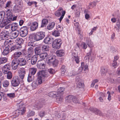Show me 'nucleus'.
I'll return each instance as SVG.
<instances>
[{"label": "nucleus", "mask_w": 120, "mask_h": 120, "mask_svg": "<svg viewBox=\"0 0 120 120\" xmlns=\"http://www.w3.org/2000/svg\"><path fill=\"white\" fill-rule=\"evenodd\" d=\"M34 112L33 111L30 110L28 112L27 116L28 117L33 116L34 114Z\"/></svg>", "instance_id": "nucleus-49"}, {"label": "nucleus", "mask_w": 120, "mask_h": 120, "mask_svg": "<svg viewBox=\"0 0 120 120\" xmlns=\"http://www.w3.org/2000/svg\"><path fill=\"white\" fill-rule=\"evenodd\" d=\"M37 66L39 69H43L45 68L46 67V64L42 61H39L37 62Z\"/></svg>", "instance_id": "nucleus-11"}, {"label": "nucleus", "mask_w": 120, "mask_h": 120, "mask_svg": "<svg viewBox=\"0 0 120 120\" xmlns=\"http://www.w3.org/2000/svg\"><path fill=\"white\" fill-rule=\"evenodd\" d=\"M48 71L49 73L51 74H53L55 73L54 70L52 68H50L48 69Z\"/></svg>", "instance_id": "nucleus-58"}, {"label": "nucleus", "mask_w": 120, "mask_h": 120, "mask_svg": "<svg viewBox=\"0 0 120 120\" xmlns=\"http://www.w3.org/2000/svg\"><path fill=\"white\" fill-rule=\"evenodd\" d=\"M64 90V87L59 88L57 90V98H56L57 101L58 103H60L62 101L63 96L62 95L63 94V91Z\"/></svg>", "instance_id": "nucleus-2"}, {"label": "nucleus", "mask_w": 120, "mask_h": 120, "mask_svg": "<svg viewBox=\"0 0 120 120\" xmlns=\"http://www.w3.org/2000/svg\"><path fill=\"white\" fill-rule=\"evenodd\" d=\"M28 46L31 47H34L35 46V45L34 44L33 42L32 41H30L28 42Z\"/></svg>", "instance_id": "nucleus-54"}, {"label": "nucleus", "mask_w": 120, "mask_h": 120, "mask_svg": "<svg viewBox=\"0 0 120 120\" xmlns=\"http://www.w3.org/2000/svg\"><path fill=\"white\" fill-rule=\"evenodd\" d=\"M73 60L75 61L77 64H78L79 62V57L77 55L74 56L73 57Z\"/></svg>", "instance_id": "nucleus-43"}, {"label": "nucleus", "mask_w": 120, "mask_h": 120, "mask_svg": "<svg viewBox=\"0 0 120 120\" xmlns=\"http://www.w3.org/2000/svg\"><path fill=\"white\" fill-rule=\"evenodd\" d=\"M101 75L104 76L106 75V74L108 71V70L106 68L102 67L101 70Z\"/></svg>", "instance_id": "nucleus-24"}, {"label": "nucleus", "mask_w": 120, "mask_h": 120, "mask_svg": "<svg viewBox=\"0 0 120 120\" xmlns=\"http://www.w3.org/2000/svg\"><path fill=\"white\" fill-rule=\"evenodd\" d=\"M52 35L55 37L59 36L60 35V33L58 31H55L52 33Z\"/></svg>", "instance_id": "nucleus-48"}, {"label": "nucleus", "mask_w": 120, "mask_h": 120, "mask_svg": "<svg viewBox=\"0 0 120 120\" xmlns=\"http://www.w3.org/2000/svg\"><path fill=\"white\" fill-rule=\"evenodd\" d=\"M22 47L21 45H17L12 46L11 48V51L14 50H16L17 49H19Z\"/></svg>", "instance_id": "nucleus-30"}, {"label": "nucleus", "mask_w": 120, "mask_h": 120, "mask_svg": "<svg viewBox=\"0 0 120 120\" xmlns=\"http://www.w3.org/2000/svg\"><path fill=\"white\" fill-rule=\"evenodd\" d=\"M48 21L46 19H44L42 21L41 25V27H43L45 26L47 24Z\"/></svg>", "instance_id": "nucleus-29"}, {"label": "nucleus", "mask_w": 120, "mask_h": 120, "mask_svg": "<svg viewBox=\"0 0 120 120\" xmlns=\"http://www.w3.org/2000/svg\"><path fill=\"white\" fill-rule=\"evenodd\" d=\"M12 4V2L11 1H9L7 2L6 4V6L5 7V8L7 9H10L11 8V4Z\"/></svg>", "instance_id": "nucleus-46"}, {"label": "nucleus", "mask_w": 120, "mask_h": 120, "mask_svg": "<svg viewBox=\"0 0 120 120\" xmlns=\"http://www.w3.org/2000/svg\"><path fill=\"white\" fill-rule=\"evenodd\" d=\"M58 63V60L55 59V61H52V62H51V64L53 65V66L54 67H55L57 65Z\"/></svg>", "instance_id": "nucleus-51"}, {"label": "nucleus", "mask_w": 120, "mask_h": 120, "mask_svg": "<svg viewBox=\"0 0 120 120\" xmlns=\"http://www.w3.org/2000/svg\"><path fill=\"white\" fill-rule=\"evenodd\" d=\"M52 39L49 37H46L44 40V42L45 44H51L52 42Z\"/></svg>", "instance_id": "nucleus-32"}, {"label": "nucleus", "mask_w": 120, "mask_h": 120, "mask_svg": "<svg viewBox=\"0 0 120 120\" xmlns=\"http://www.w3.org/2000/svg\"><path fill=\"white\" fill-rule=\"evenodd\" d=\"M40 57L43 59H45L48 57V54L46 52L41 53L39 55Z\"/></svg>", "instance_id": "nucleus-40"}, {"label": "nucleus", "mask_w": 120, "mask_h": 120, "mask_svg": "<svg viewBox=\"0 0 120 120\" xmlns=\"http://www.w3.org/2000/svg\"><path fill=\"white\" fill-rule=\"evenodd\" d=\"M34 52V49L32 47L29 48L27 50L28 55L32 56Z\"/></svg>", "instance_id": "nucleus-35"}, {"label": "nucleus", "mask_w": 120, "mask_h": 120, "mask_svg": "<svg viewBox=\"0 0 120 120\" xmlns=\"http://www.w3.org/2000/svg\"><path fill=\"white\" fill-rule=\"evenodd\" d=\"M46 113L45 111H42L40 112L39 115L41 117H43L45 115Z\"/></svg>", "instance_id": "nucleus-56"}, {"label": "nucleus", "mask_w": 120, "mask_h": 120, "mask_svg": "<svg viewBox=\"0 0 120 120\" xmlns=\"http://www.w3.org/2000/svg\"><path fill=\"white\" fill-rule=\"evenodd\" d=\"M9 81L7 80H4L2 82L3 86L4 87H8L9 86Z\"/></svg>", "instance_id": "nucleus-33"}, {"label": "nucleus", "mask_w": 120, "mask_h": 120, "mask_svg": "<svg viewBox=\"0 0 120 120\" xmlns=\"http://www.w3.org/2000/svg\"><path fill=\"white\" fill-rule=\"evenodd\" d=\"M37 71V69L34 68H31L30 69V74L32 75H34Z\"/></svg>", "instance_id": "nucleus-45"}, {"label": "nucleus", "mask_w": 120, "mask_h": 120, "mask_svg": "<svg viewBox=\"0 0 120 120\" xmlns=\"http://www.w3.org/2000/svg\"><path fill=\"white\" fill-rule=\"evenodd\" d=\"M20 6L15 5L13 7V10L15 13H18L20 11Z\"/></svg>", "instance_id": "nucleus-39"}, {"label": "nucleus", "mask_w": 120, "mask_h": 120, "mask_svg": "<svg viewBox=\"0 0 120 120\" xmlns=\"http://www.w3.org/2000/svg\"><path fill=\"white\" fill-rule=\"evenodd\" d=\"M57 55L58 56H63L65 54V52L63 50H58L56 52Z\"/></svg>", "instance_id": "nucleus-20"}, {"label": "nucleus", "mask_w": 120, "mask_h": 120, "mask_svg": "<svg viewBox=\"0 0 120 120\" xmlns=\"http://www.w3.org/2000/svg\"><path fill=\"white\" fill-rule=\"evenodd\" d=\"M82 81V80L80 79L76 80L77 86L79 88H82L84 86V84L81 82Z\"/></svg>", "instance_id": "nucleus-23"}, {"label": "nucleus", "mask_w": 120, "mask_h": 120, "mask_svg": "<svg viewBox=\"0 0 120 120\" xmlns=\"http://www.w3.org/2000/svg\"><path fill=\"white\" fill-rule=\"evenodd\" d=\"M16 5L20 6L22 3L21 0H15V1Z\"/></svg>", "instance_id": "nucleus-52"}, {"label": "nucleus", "mask_w": 120, "mask_h": 120, "mask_svg": "<svg viewBox=\"0 0 120 120\" xmlns=\"http://www.w3.org/2000/svg\"><path fill=\"white\" fill-rule=\"evenodd\" d=\"M10 22L9 20L5 19L3 22H1L0 24V27L1 28H3L8 24Z\"/></svg>", "instance_id": "nucleus-19"}, {"label": "nucleus", "mask_w": 120, "mask_h": 120, "mask_svg": "<svg viewBox=\"0 0 120 120\" xmlns=\"http://www.w3.org/2000/svg\"><path fill=\"white\" fill-rule=\"evenodd\" d=\"M11 65L10 64H5L3 68V72L4 74H7L11 69Z\"/></svg>", "instance_id": "nucleus-10"}, {"label": "nucleus", "mask_w": 120, "mask_h": 120, "mask_svg": "<svg viewBox=\"0 0 120 120\" xmlns=\"http://www.w3.org/2000/svg\"><path fill=\"white\" fill-rule=\"evenodd\" d=\"M86 43L89 47L90 48H92L94 46L93 43L89 38H86Z\"/></svg>", "instance_id": "nucleus-22"}, {"label": "nucleus", "mask_w": 120, "mask_h": 120, "mask_svg": "<svg viewBox=\"0 0 120 120\" xmlns=\"http://www.w3.org/2000/svg\"><path fill=\"white\" fill-rule=\"evenodd\" d=\"M9 51V48L8 47H6L2 52L3 55L4 56H7L8 54Z\"/></svg>", "instance_id": "nucleus-28"}, {"label": "nucleus", "mask_w": 120, "mask_h": 120, "mask_svg": "<svg viewBox=\"0 0 120 120\" xmlns=\"http://www.w3.org/2000/svg\"><path fill=\"white\" fill-rule=\"evenodd\" d=\"M20 66H23L26 65L27 62L25 59L23 58H19L16 59Z\"/></svg>", "instance_id": "nucleus-14"}, {"label": "nucleus", "mask_w": 120, "mask_h": 120, "mask_svg": "<svg viewBox=\"0 0 120 120\" xmlns=\"http://www.w3.org/2000/svg\"><path fill=\"white\" fill-rule=\"evenodd\" d=\"M77 100V99L75 96L72 95H69L65 98L66 101L69 103L72 101L74 103L78 102V101H75V100Z\"/></svg>", "instance_id": "nucleus-9"}, {"label": "nucleus", "mask_w": 120, "mask_h": 120, "mask_svg": "<svg viewBox=\"0 0 120 120\" xmlns=\"http://www.w3.org/2000/svg\"><path fill=\"white\" fill-rule=\"evenodd\" d=\"M20 83V82L18 77L15 76L13 78L11 82V83L12 86L14 87H16L18 86Z\"/></svg>", "instance_id": "nucleus-8"}, {"label": "nucleus", "mask_w": 120, "mask_h": 120, "mask_svg": "<svg viewBox=\"0 0 120 120\" xmlns=\"http://www.w3.org/2000/svg\"><path fill=\"white\" fill-rule=\"evenodd\" d=\"M37 60V58L35 56H34L32 58L31 61H30L31 64L32 65L35 64Z\"/></svg>", "instance_id": "nucleus-36"}, {"label": "nucleus", "mask_w": 120, "mask_h": 120, "mask_svg": "<svg viewBox=\"0 0 120 120\" xmlns=\"http://www.w3.org/2000/svg\"><path fill=\"white\" fill-rule=\"evenodd\" d=\"M96 2H92L90 3L88 6V9H90L93 8L96 6Z\"/></svg>", "instance_id": "nucleus-42"}, {"label": "nucleus", "mask_w": 120, "mask_h": 120, "mask_svg": "<svg viewBox=\"0 0 120 120\" xmlns=\"http://www.w3.org/2000/svg\"><path fill=\"white\" fill-rule=\"evenodd\" d=\"M56 29L59 32H61L63 29V27L59 25H58L57 26Z\"/></svg>", "instance_id": "nucleus-53"}, {"label": "nucleus", "mask_w": 120, "mask_h": 120, "mask_svg": "<svg viewBox=\"0 0 120 120\" xmlns=\"http://www.w3.org/2000/svg\"><path fill=\"white\" fill-rule=\"evenodd\" d=\"M15 41L19 44V45H20V44H23L24 42L22 38H17Z\"/></svg>", "instance_id": "nucleus-37"}, {"label": "nucleus", "mask_w": 120, "mask_h": 120, "mask_svg": "<svg viewBox=\"0 0 120 120\" xmlns=\"http://www.w3.org/2000/svg\"><path fill=\"white\" fill-rule=\"evenodd\" d=\"M82 68L83 69H84V71H85L88 69V66L87 64H85L83 62H82L81 63V66L80 67Z\"/></svg>", "instance_id": "nucleus-44"}, {"label": "nucleus", "mask_w": 120, "mask_h": 120, "mask_svg": "<svg viewBox=\"0 0 120 120\" xmlns=\"http://www.w3.org/2000/svg\"><path fill=\"white\" fill-rule=\"evenodd\" d=\"M82 45L83 48L84 49H85L87 48V45L85 43L83 42L82 43Z\"/></svg>", "instance_id": "nucleus-64"}, {"label": "nucleus", "mask_w": 120, "mask_h": 120, "mask_svg": "<svg viewBox=\"0 0 120 120\" xmlns=\"http://www.w3.org/2000/svg\"><path fill=\"white\" fill-rule=\"evenodd\" d=\"M26 73V70L24 68H20L19 74L20 78L21 79H23Z\"/></svg>", "instance_id": "nucleus-13"}, {"label": "nucleus", "mask_w": 120, "mask_h": 120, "mask_svg": "<svg viewBox=\"0 0 120 120\" xmlns=\"http://www.w3.org/2000/svg\"><path fill=\"white\" fill-rule=\"evenodd\" d=\"M55 23L54 22H52L49 23L47 26V29L49 30L52 29L55 25Z\"/></svg>", "instance_id": "nucleus-26"}, {"label": "nucleus", "mask_w": 120, "mask_h": 120, "mask_svg": "<svg viewBox=\"0 0 120 120\" xmlns=\"http://www.w3.org/2000/svg\"><path fill=\"white\" fill-rule=\"evenodd\" d=\"M20 104L19 103L18 104V105L19 107V109L14 112L15 117H18L19 115L23 114L25 111V108L22 106V105H20Z\"/></svg>", "instance_id": "nucleus-3"}, {"label": "nucleus", "mask_w": 120, "mask_h": 120, "mask_svg": "<svg viewBox=\"0 0 120 120\" xmlns=\"http://www.w3.org/2000/svg\"><path fill=\"white\" fill-rule=\"evenodd\" d=\"M39 85L37 81H34L32 84V86L33 89H35L37 88L39 86Z\"/></svg>", "instance_id": "nucleus-31"}, {"label": "nucleus", "mask_w": 120, "mask_h": 120, "mask_svg": "<svg viewBox=\"0 0 120 120\" xmlns=\"http://www.w3.org/2000/svg\"><path fill=\"white\" fill-rule=\"evenodd\" d=\"M32 56H30L28 55L26 57V59L27 61L29 62H30L32 59Z\"/></svg>", "instance_id": "nucleus-61"}, {"label": "nucleus", "mask_w": 120, "mask_h": 120, "mask_svg": "<svg viewBox=\"0 0 120 120\" xmlns=\"http://www.w3.org/2000/svg\"><path fill=\"white\" fill-rule=\"evenodd\" d=\"M57 93L55 91H52L50 92L48 94L49 96L50 97H56L57 98Z\"/></svg>", "instance_id": "nucleus-41"}, {"label": "nucleus", "mask_w": 120, "mask_h": 120, "mask_svg": "<svg viewBox=\"0 0 120 120\" xmlns=\"http://www.w3.org/2000/svg\"><path fill=\"white\" fill-rule=\"evenodd\" d=\"M49 47L46 45H43L42 47V50L43 51H48Z\"/></svg>", "instance_id": "nucleus-47"}, {"label": "nucleus", "mask_w": 120, "mask_h": 120, "mask_svg": "<svg viewBox=\"0 0 120 120\" xmlns=\"http://www.w3.org/2000/svg\"><path fill=\"white\" fill-rule=\"evenodd\" d=\"M41 50L40 48L39 47H37L34 49V52L36 55H39L41 54Z\"/></svg>", "instance_id": "nucleus-27"}, {"label": "nucleus", "mask_w": 120, "mask_h": 120, "mask_svg": "<svg viewBox=\"0 0 120 120\" xmlns=\"http://www.w3.org/2000/svg\"><path fill=\"white\" fill-rule=\"evenodd\" d=\"M6 74H7V77L8 79H10L12 78V74L11 72L8 71Z\"/></svg>", "instance_id": "nucleus-50"}, {"label": "nucleus", "mask_w": 120, "mask_h": 120, "mask_svg": "<svg viewBox=\"0 0 120 120\" xmlns=\"http://www.w3.org/2000/svg\"><path fill=\"white\" fill-rule=\"evenodd\" d=\"M65 11H64L63 10V8H60L58 9L57 11L55 12V15L57 17H59L61 15L62 13V15L60 17L59 19L60 22L62 20L64 16L65 13Z\"/></svg>", "instance_id": "nucleus-4"}, {"label": "nucleus", "mask_w": 120, "mask_h": 120, "mask_svg": "<svg viewBox=\"0 0 120 120\" xmlns=\"http://www.w3.org/2000/svg\"><path fill=\"white\" fill-rule=\"evenodd\" d=\"M38 23L37 22H33L30 27L31 31H34L36 30L38 27Z\"/></svg>", "instance_id": "nucleus-15"}, {"label": "nucleus", "mask_w": 120, "mask_h": 120, "mask_svg": "<svg viewBox=\"0 0 120 120\" xmlns=\"http://www.w3.org/2000/svg\"><path fill=\"white\" fill-rule=\"evenodd\" d=\"M5 14V12L4 11H2L0 12V17H2L4 18Z\"/></svg>", "instance_id": "nucleus-59"}, {"label": "nucleus", "mask_w": 120, "mask_h": 120, "mask_svg": "<svg viewBox=\"0 0 120 120\" xmlns=\"http://www.w3.org/2000/svg\"><path fill=\"white\" fill-rule=\"evenodd\" d=\"M92 49H91L89 53H88L87 54V55L88 57V58L89 59L90 58V55L91 54L92 52Z\"/></svg>", "instance_id": "nucleus-63"}, {"label": "nucleus", "mask_w": 120, "mask_h": 120, "mask_svg": "<svg viewBox=\"0 0 120 120\" xmlns=\"http://www.w3.org/2000/svg\"><path fill=\"white\" fill-rule=\"evenodd\" d=\"M56 58V56L54 55H52L50 56H48V57L46 58L47 60H48L47 62L48 63H51L54 61H55Z\"/></svg>", "instance_id": "nucleus-18"}, {"label": "nucleus", "mask_w": 120, "mask_h": 120, "mask_svg": "<svg viewBox=\"0 0 120 120\" xmlns=\"http://www.w3.org/2000/svg\"><path fill=\"white\" fill-rule=\"evenodd\" d=\"M22 53L20 51L16 52H15L13 55L14 58L15 59H17L20 57L22 55Z\"/></svg>", "instance_id": "nucleus-25"}, {"label": "nucleus", "mask_w": 120, "mask_h": 120, "mask_svg": "<svg viewBox=\"0 0 120 120\" xmlns=\"http://www.w3.org/2000/svg\"><path fill=\"white\" fill-rule=\"evenodd\" d=\"M18 25L16 22L13 23L11 25V28L12 31H15L18 27Z\"/></svg>", "instance_id": "nucleus-21"}, {"label": "nucleus", "mask_w": 120, "mask_h": 120, "mask_svg": "<svg viewBox=\"0 0 120 120\" xmlns=\"http://www.w3.org/2000/svg\"><path fill=\"white\" fill-rule=\"evenodd\" d=\"M90 110H92L95 114L97 115H99L100 116H102L103 115V114L102 112L100 110L98 109L97 108H91L90 109Z\"/></svg>", "instance_id": "nucleus-17"}, {"label": "nucleus", "mask_w": 120, "mask_h": 120, "mask_svg": "<svg viewBox=\"0 0 120 120\" xmlns=\"http://www.w3.org/2000/svg\"><path fill=\"white\" fill-rule=\"evenodd\" d=\"M37 79L38 83L39 85L41 84L44 81V79L47 78L49 76L48 73L45 71L42 70L39 71L37 73Z\"/></svg>", "instance_id": "nucleus-1"}, {"label": "nucleus", "mask_w": 120, "mask_h": 120, "mask_svg": "<svg viewBox=\"0 0 120 120\" xmlns=\"http://www.w3.org/2000/svg\"><path fill=\"white\" fill-rule=\"evenodd\" d=\"M45 36L44 32L42 31H40L35 34L34 36V38L36 41H38L43 39Z\"/></svg>", "instance_id": "nucleus-5"}, {"label": "nucleus", "mask_w": 120, "mask_h": 120, "mask_svg": "<svg viewBox=\"0 0 120 120\" xmlns=\"http://www.w3.org/2000/svg\"><path fill=\"white\" fill-rule=\"evenodd\" d=\"M62 43V41L60 39H57L53 42L52 46L54 49H59Z\"/></svg>", "instance_id": "nucleus-6"}, {"label": "nucleus", "mask_w": 120, "mask_h": 120, "mask_svg": "<svg viewBox=\"0 0 120 120\" xmlns=\"http://www.w3.org/2000/svg\"><path fill=\"white\" fill-rule=\"evenodd\" d=\"M7 95L10 98H14L15 97V95L14 93H9L7 94Z\"/></svg>", "instance_id": "nucleus-57"}, {"label": "nucleus", "mask_w": 120, "mask_h": 120, "mask_svg": "<svg viewBox=\"0 0 120 120\" xmlns=\"http://www.w3.org/2000/svg\"><path fill=\"white\" fill-rule=\"evenodd\" d=\"M120 28L115 26L114 28V30L116 32L118 33L120 29Z\"/></svg>", "instance_id": "nucleus-62"}, {"label": "nucleus", "mask_w": 120, "mask_h": 120, "mask_svg": "<svg viewBox=\"0 0 120 120\" xmlns=\"http://www.w3.org/2000/svg\"><path fill=\"white\" fill-rule=\"evenodd\" d=\"M8 10L6 11V15L8 17L9 16H10L11 15V10H10V9H7Z\"/></svg>", "instance_id": "nucleus-55"}, {"label": "nucleus", "mask_w": 120, "mask_h": 120, "mask_svg": "<svg viewBox=\"0 0 120 120\" xmlns=\"http://www.w3.org/2000/svg\"><path fill=\"white\" fill-rule=\"evenodd\" d=\"M33 80V79L32 77L30 75H29L28 77V81L29 82H30L32 81Z\"/></svg>", "instance_id": "nucleus-60"}, {"label": "nucleus", "mask_w": 120, "mask_h": 120, "mask_svg": "<svg viewBox=\"0 0 120 120\" xmlns=\"http://www.w3.org/2000/svg\"><path fill=\"white\" fill-rule=\"evenodd\" d=\"M9 35V31L7 30H4L0 34V36L3 38H4L5 39L8 38Z\"/></svg>", "instance_id": "nucleus-12"}, {"label": "nucleus", "mask_w": 120, "mask_h": 120, "mask_svg": "<svg viewBox=\"0 0 120 120\" xmlns=\"http://www.w3.org/2000/svg\"><path fill=\"white\" fill-rule=\"evenodd\" d=\"M19 65V63L16 60H12L11 63V67L13 69H16Z\"/></svg>", "instance_id": "nucleus-16"}, {"label": "nucleus", "mask_w": 120, "mask_h": 120, "mask_svg": "<svg viewBox=\"0 0 120 120\" xmlns=\"http://www.w3.org/2000/svg\"><path fill=\"white\" fill-rule=\"evenodd\" d=\"M19 31L18 30H16L13 31L12 34V37L13 38H15L18 36L19 34Z\"/></svg>", "instance_id": "nucleus-34"}, {"label": "nucleus", "mask_w": 120, "mask_h": 120, "mask_svg": "<svg viewBox=\"0 0 120 120\" xmlns=\"http://www.w3.org/2000/svg\"><path fill=\"white\" fill-rule=\"evenodd\" d=\"M8 60L7 58L6 57H1L0 58V65L5 63Z\"/></svg>", "instance_id": "nucleus-38"}, {"label": "nucleus", "mask_w": 120, "mask_h": 120, "mask_svg": "<svg viewBox=\"0 0 120 120\" xmlns=\"http://www.w3.org/2000/svg\"><path fill=\"white\" fill-rule=\"evenodd\" d=\"M28 33V28L26 26H24L22 27L20 32V35L22 37H24L26 36Z\"/></svg>", "instance_id": "nucleus-7"}]
</instances>
